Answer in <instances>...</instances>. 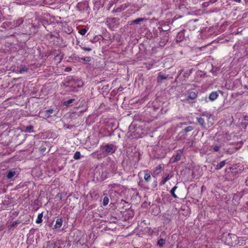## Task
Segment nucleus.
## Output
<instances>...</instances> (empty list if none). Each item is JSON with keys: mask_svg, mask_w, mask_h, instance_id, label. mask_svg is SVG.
<instances>
[{"mask_svg": "<svg viewBox=\"0 0 248 248\" xmlns=\"http://www.w3.org/2000/svg\"><path fill=\"white\" fill-rule=\"evenodd\" d=\"M193 129V127L192 126H188L184 129L185 132H188L192 131Z\"/></svg>", "mask_w": 248, "mask_h": 248, "instance_id": "aec40b11", "label": "nucleus"}, {"mask_svg": "<svg viewBox=\"0 0 248 248\" xmlns=\"http://www.w3.org/2000/svg\"><path fill=\"white\" fill-rule=\"evenodd\" d=\"M81 48L85 51H90L92 50V48L90 47H86L84 46H81Z\"/></svg>", "mask_w": 248, "mask_h": 248, "instance_id": "a878e982", "label": "nucleus"}, {"mask_svg": "<svg viewBox=\"0 0 248 248\" xmlns=\"http://www.w3.org/2000/svg\"><path fill=\"white\" fill-rule=\"evenodd\" d=\"M197 122L202 127L204 126V120L202 118H197Z\"/></svg>", "mask_w": 248, "mask_h": 248, "instance_id": "ddd939ff", "label": "nucleus"}, {"mask_svg": "<svg viewBox=\"0 0 248 248\" xmlns=\"http://www.w3.org/2000/svg\"><path fill=\"white\" fill-rule=\"evenodd\" d=\"M144 180L148 182L151 180V173L147 170H144Z\"/></svg>", "mask_w": 248, "mask_h": 248, "instance_id": "423d86ee", "label": "nucleus"}, {"mask_svg": "<svg viewBox=\"0 0 248 248\" xmlns=\"http://www.w3.org/2000/svg\"><path fill=\"white\" fill-rule=\"evenodd\" d=\"M232 0L234 1H235L236 2H238V3L240 2L241 1V0Z\"/></svg>", "mask_w": 248, "mask_h": 248, "instance_id": "7c9ffc66", "label": "nucleus"}, {"mask_svg": "<svg viewBox=\"0 0 248 248\" xmlns=\"http://www.w3.org/2000/svg\"><path fill=\"white\" fill-rule=\"evenodd\" d=\"M43 213H40L38 215L37 218L36 220V223H40L42 222Z\"/></svg>", "mask_w": 248, "mask_h": 248, "instance_id": "f8f14e48", "label": "nucleus"}, {"mask_svg": "<svg viewBox=\"0 0 248 248\" xmlns=\"http://www.w3.org/2000/svg\"><path fill=\"white\" fill-rule=\"evenodd\" d=\"M81 60H82L83 61H84L85 62H89L91 61V58L90 57H86L82 58Z\"/></svg>", "mask_w": 248, "mask_h": 248, "instance_id": "393cba45", "label": "nucleus"}, {"mask_svg": "<svg viewBox=\"0 0 248 248\" xmlns=\"http://www.w3.org/2000/svg\"><path fill=\"white\" fill-rule=\"evenodd\" d=\"M201 115L202 116L206 117L208 118V119H210L211 118V117H212V115L211 114H210L209 113H208L207 112H204V113H202L201 114Z\"/></svg>", "mask_w": 248, "mask_h": 248, "instance_id": "4be33fe9", "label": "nucleus"}, {"mask_svg": "<svg viewBox=\"0 0 248 248\" xmlns=\"http://www.w3.org/2000/svg\"><path fill=\"white\" fill-rule=\"evenodd\" d=\"M32 128L33 127L32 126H27L25 129V131L30 132Z\"/></svg>", "mask_w": 248, "mask_h": 248, "instance_id": "c85d7f7f", "label": "nucleus"}, {"mask_svg": "<svg viewBox=\"0 0 248 248\" xmlns=\"http://www.w3.org/2000/svg\"><path fill=\"white\" fill-rule=\"evenodd\" d=\"M105 151L108 154H112L115 152V150L112 144H107L104 147Z\"/></svg>", "mask_w": 248, "mask_h": 248, "instance_id": "f03ea898", "label": "nucleus"}, {"mask_svg": "<svg viewBox=\"0 0 248 248\" xmlns=\"http://www.w3.org/2000/svg\"><path fill=\"white\" fill-rule=\"evenodd\" d=\"M177 188V186H174L171 190H170V193L171 194V195H172V196L175 198H177V196H176V195L175 194V191L176 190V189Z\"/></svg>", "mask_w": 248, "mask_h": 248, "instance_id": "4468645a", "label": "nucleus"}, {"mask_svg": "<svg viewBox=\"0 0 248 248\" xmlns=\"http://www.w3.org/2000/svg\"><path fill=\"white\" fill-rule=\"evenodd\" d=\"M145 19L143 18H139L133 21V22L135 24H139L140 22L144 20Z\"/></svg>", "mask_w": 248, "mask_h": 248, "instance_id": "6ab92c4d", "label": "nucleus"}, {"mask_svg": "<svg viewBox=\"0 0 248 248\" xmlns=\"http://www.w3.org/2000/svg\"><path fill=\"white\" fill-rule=\"evenodd\" d=\"M218 96V94L217 92H212L209 96V99L212 101H215Z\"/></svg>", "mask_w": 248, "mask_h": 248, "instance_id": "0eeeda50", "label": "nucleus"}, {"mask_svg": "<svg viewBox=\"0 0 248 248\" xmlns=\"http://www.w3.org/2000/svg\"><path fill=\"white\" fill-rule=\"evenodd\" d=\"M181 158V154L180 153H177L175 155L172 156L170 159V162L171 163H175L180 160Z\"/></svg>", "mask_w": 248, "mask_h": 248, "instance_id": "39448f33", "label": "nucleus"}, {"mask_svg": "<svg viewBox=\"0 0 248 248\" xmlns=\"http://www.w3.org/2000/svg\"><path fill=\"white\" fill-rule=\"evenodd\" d=\"M83 85V83L81 82V84L79 85L80 87L82 86Z\"/></svg>", "mask_w": 248, "mask_h": 248, "instance_id": "473e14b6", "label": "nucleus"}, {"mask_svg": "<svg viewBox=\"0 0 248 248\" xmlns=\"http://www.w3.org/2000/svg\"><path fill=\"white\" fill-rule=\"evenodd\" d=\"M109 202V199L108 197H105L103 199V204L104 206H106L108 204Z\"/></svg>", "mask_w": 248, "mask_h": 248, "instance_id": "f3484780", "label": "nucleus"}, {"mask_svg": "<svg viewBox=\"0 0 248 248\" xmlns=\"http://www.w3.org/2000/svg\"><path fill=\"white\" fill-rule=\"evenodd\" d=\"M87 30L86 29H82L79 31V33L82 35H84L85 34V33L87 32Z\"/></svg>", "mask_w": 248, "mask_h": 248, "instance_id": "5701e85b", "label": "nucleus"}, {"mask_svg": "<svg viewBox=\"0 0 248 248\" xmlns=\"http://www.w3.org/2000/svg\"><path fill=\"white\" fill-rule=\"evenodd\" d=\"M18 223V222L17 221H13L10 225V228L15 227Z\"/></svg>", "mask_w": 248, "mask_h": 248, "instance_id": "bb28decb", "label": "nucleus"}, {"mask_svg": "<svg viewBox=\"0 0 248 248\" xmlns=\"http://www.w3.org/2000/svg\"><path fill=\"white\" fill-rule=\"evenodd\" d=\"M192 72V69H188L185 71L183 76L186 78H188L189 76L191 74Z\"/></svg>", "mask_w": 248, "mask_h": 248, "instance_id": "9d476101", "label": "nucleus"}, {"mask_svg": "<svg viewBox=\"0 0 248 248\" xmlns=\"http://www.w3.org/2000/svg\"><path fill=\"white\" fill-rule=\"evenodd\" d=\"M16 175H17V172H16V169H12L9 170L7 171L6 177L8 179H11L12 178L16 176Z\"/></svg>", "mask_w": 248, "mask_h": 248, "instance_id": "7ed1b4c3", "label": "nucleus"}, {"mask_svg": "<svg viewBox=\"0 0 248 248\" xmlns=\"http://www.w3.org/2000/svg\"><path fill=\"white\" fill-rule=\"evenodd\" d=\"M220 148V146H215L213 147V151L214 152H217L219 150Z\"/></svg>", "mask_w": 248, "mask_h": 248, "instance_id": "cd10ccee", "label": "nucleus"}, {"mask_svg": "<svg viewBox=\"0 0 248 248\" xmlns=\"http://www.w3.org/2000/svg\"><path fill=\"white\" fill-rule=\"evenodd\" d=\"M54 110L53 109H49L46 110L44 112L45 113V117L46 118H49L51 116V114L53 113Z\"/></svg>", "mask_w": 248, "mask_h": 248, "instance_id": "6e6552de", "label": "nucleus"}, {"mask_svg": "<svg viewBox=\"0 0 248 248\" xmlns=\"http://www.w3.org/2000/svg\"><path fill=\"white\" fill-rule=\"evenodd\" d=\"M170 178L171 176H170L169 174H167V175L164 177L162 181L161 182V185H164L167 181L170 179Z\"/></svg>", "mask_w": 248, "mask_h": 248, "instance_id": "9b49d317", "label": "nucleus"}, {"mask_svg": "<svg viewBox=\"0 0 248 248\" xmlns=\"http://www.w3.org/2000/svg\"><path fill=\"white\" fill-rule=\"evenodd\" d=\"M165 244V240L163 239H159L157 242V244L160 246H162Z\"/></svg>", "mask_w": 248, "mask_h": 248, "instance_id": "b1692460", "label": "nucleus"}, {"mask_svg": "<svg viewBox=\"0 0 248 248\" xmlns=\"http://www.w3.org/2000/svg\"><path fill=\"white\" fill-rule=\"evenodd\" d=\"M27 68L24 65H21L19 68V72L20 73H23L24 72L27 71Z\"/></svg>", "mask_w": 248, "mask_h": 248, "instance_id": "2eb2a0df", "label": "nucleus"}, {"mask_svg": "<svg viewBox=\"0 0 248 248\" xmlns=\"http://www.w3.org/2000/svg\"><path fill=\"white\" fill-rule=\"evenodd\" d=\"M246 183L247 186H248V178L246 180Z\"/></svg>", "mask_w": 248, "mask_h": 248, "instance_id": "2f4dec72", "label": "nucleus"}, {"mask_svg": "<svg viewBox=\"0 0 248 248\" xmlns=\"http://www.w3.org/2000/svg\"><path fill=\"white\" fill-rule=\"evenodd\" d=\"M197 97V93L195 92H191L189 93L188 96L186 98L183 99V101L190 102L191 101L195 99Z\"/></svg>", "mask_w": 248, "mask_h": 248, "instance_id": "f257e3e1", "label": "nucleus"}, {"mask_svg": "<svg viewBox=\"0 0 248 248\" xmlns=\"http://www.w3.org/2000/svg\"><path fill=\"white\" fill-rule=\"evenodd\" d=\"M225 164L226 162L225 160L220 162L216 166V169L217 170L221 169L222 167H223L225 166Z\"/></svg>", "mask_w": 248, "mask_h": 248, "instance_id": "1a4fd4ad", "label": "nucleus"}, {"mask_svg": "<svg viewBox=\"0 0 248 248\" xmlns=\"http://www.w3.org/2000/svg\"><path fill=\"white\" fill-rule=\"evenodd\" d=\"M167 77L161 74L160 73L159 74L158 76V80H162L163 79H166Z\"/></svg>", "mask_w": 248, "mask_h": 248, "instance_id": "412c9836", "label": "nucleus"}, {"mask_svg": "<svg viewBox=\"0 0 248 248\" xmlns=\"http://www.w3.org/2000/svg\"><path fill=\"white\" fill-rule=\"evenodd\" d=\"M80 157V153L79 152H76L75 154H74V158L75 159H79Z\"/></svg>", "mask_w": 248, "mask_h": 248, "instance_id": "dca6fc26", "label": "nucleus"}, {"mask_svg": "<svg viewBox=\"0 0 248 248\" xmlns=\"http://www.w3.org/2000/svg\"><path fill=\"white\" fill-rule=\"evenodd\" d=\"M247 124H248V123L247 124H242V126L243 127H244V128H246V127H247Z\"/></svg>", "mask_w": 248, "mask_h": 248, "instance_id": "c756f323", "label": "nucleus"}, {"mask_svg": "<svg viewBox=\"0 0 248 248\" xmlns=\"http://www.w3.org/2000/svg\"><path fill=\"white\" fill-rule=\"evenodd\" d=\"M75 100L74 99H71L67 101H64L63 102V105L65 106H68L70 104L72 103Z\"/></svg>", "mask_w": 248, "mask_h": 248, "instance_id": "a211bd4d", "label": "nucleus"}, {"mask_svg": "<svg viewBox=\"0 0 248 248\" xmlns=\"http://www.w3.org/2000/svg\"><path fill=\"white\" fill-rule=\"evenodd\" d=\"M62 223L63 221L62 218H57L56 220V223L54 225V229L59 230L62 226Z\"/></svg>", "mask_w": 248, "mask_h": 248, "instance_id": "20e7f679", "label": "nucleus"}]
</instances>
